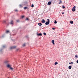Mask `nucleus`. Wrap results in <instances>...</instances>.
Returning <instances> with one entry per match:
<instances>
[{"label":"nucleus","mask_w":78,"mask_h":78,"mask_svg":"<svg viewBox=\"0 0 78 78\" xmlns=\"http://www.w3.org/2000/svg\"><path fill=\"white\" fill-rule=\"evenodd\" d=\"M47 20L48 21L46 22L45 23V24L46 25H48V24L50 23V20H49V19H48Z\"/></svg>","instance_id":"nucleus-1"},{"label":"nucleus","mask_w":78,"mask_h":78,"mask_svg":"<svg viewBox=\"0 0 78 78\" xmlns=\"http://www.w3.org/2000/svg\"><path fill=\"white\" fill-rule=\"evenodd\" d=\"M75 8H76V6H74L73 7V8L72 9V11H73V12H74V11H75Z\"/></svg>","instance_id":"nucleus-2"},{"label":"nucleus","mask_w":78,"mask_h":78,"mask_svg":"<svg viewBox=\"0 0 78 78\" xmlns=\"http://www.w3.org/2000/svg\"><path fill=\"white\" fill-rule=\"evenodd\" d=\"M16 47V46H12V47H10V49H14V48H15Z\"/></svg>","instance_id":"nucleus-3"},{"label":"nucleus","mask_w":78,"mask_h":78,"mask_svg":"<svg viewBox=\"0 0 78 78\" xmlns=\"http://www.w3.org/2000/svg\"><path fill=\"white\" fill-rule=\"evenodd\" d=\"M51 43H52L53 45H55V41L54 40L51 41Z\"/></svg>","instance_id":"nucleus-4"},{"label":"nucleus","mask_w":78,"mask_h":78,"mask_svg":"<svg viewBox=\"0 0 78 78\" xmlns=\"http://www.w3.org/2000/svg\"><path fill=\"white\" fill-rule=\"evenodd\" d=\"M41 22L43 23H44L45 22V20H44L43 19L41 21Z\"/></svg>","instance_id":"nucleus-5"},{"label":"nucleus","mask_w":78,"mask_h":78,"mask_svg":"<svg viewBox=\"0 0 78 78\" xmlns=\"http://www.w3.org/2000/svg\"><path fill=\"white\" fill-rule=\"evenodd\" d=\"M48 5H51V2H49L48 3Z\"/></svg>","instance_id":"nucleus-6"},{"label":"nucleus","mask_w":78,"mask_h":78,"mask_svg":"<svg viewBox=\"0 0 78 78\" xmlns=\"http://www.w3.org/2000/svg\"><path fill=\"white\" fill-rule=\"evenodd\" d=\"M37 36H42V34L40 33L39 34H37Z\"/></svg>","instance_id":"nucleus-7"},{"label":"nucleus","mask_w":78,"mask_h":78,"mask_svg":"<svg viewBox=\"0 0 78 78\" xmlns=\"http://www.w3.org/2000/svg\"><path fill=\"white\" fill-rule=\"evenodd\" d=\"M38 24L39 26H41V25H42V23H38Z\"/></svg>","instance_id":"nucleus-8"},{"label":"nucleus","mask_w":78,"mask_h":78,"mask_svg":"<svg viewBox=\"0 0 78 78\" xmlns=\"http://www.w3.org/2000/svg\"><path fill=\"white\" fill-rule=\"evenodd\" d=\"M70 23L71 24H73V21H70Z\"/></svg>","instance_id":"nucleus-9"},{"label":"nucleus","mask_w":78,"mask_h":78,"mask_svg":"<svg viewBox=\"0 0 78 78\" xmlns=\"http://www.w3.org/2000/svg\"><path fill=\"white\" fill-rule=\"evenodd\" d=\"M69 69H72V67L71 66H69Z\"/></svg>","instance_id":"nucleus-10"},{"label":"nucleus","mask_w":78,"mask_h":78,"mask_svg":"<svg viewBox=\"0 0 78 78\" xmlns=\"http://www.w3.org/2000/svg\"><path fill=\"white\" fill-rule=\"evenodd\" d=\"M10 66H11L9 64H8L7 65V67H10Z\"/></svg>","instance_id":"nucleus-11"},{"label":"nucleus","mask_w":78,"mask_h":78,"mask_svg":"<svg viewBox=\"0 0 78 78\" xmlns=\"http://www.w3.org/2000/svg\"><path fill=\"white\" fill-rule=\"evenodd\" d=\"M10 23L12 25V24L13 23V21H11V22H10Z\"/></svg>","instance_id":"nucleus-12"},{"label":"nucleus","mask_w":78,"mask_h":78,"mask_svg":"<svg viewBox=\"0 0 78 78\" xmlns=\"http://www.w3.org/2000/svg\"><path fill=\"white\" fill-rule=\"evenodd\" d=\"M55 65H57V64H58V62H56L55 64H54Z\"/></svg>","instance_id":"nucleus-13"},{"label":"nucleus","mask_w":78,"mask_h":78,"mask_svg":"<svg viewBox=\"0 0 78 78\" xmlns=\"http://www.w3.org/2000/svg\"><path fill=\"white\" fill-rule=\"evenodd\" d=\"M5 63H7V62H8V61H6L4 62Z\"/></svg>","instance_id":"nucleus-14"},{"label":"nucleus","mask_w":78,"mask_h":78,"mask_svg":"<svg viewBox=\"0 0 78 78\" xmlns=\"http://www.w3.org/2000/svg\"><path fill=\"white\" fill-rule=\"evenodd\" d=\"M75 57L76 59L78 58V55H75Z\"/></svg>","instance_id":"nucleus-15"},{"label":"nucleus","mask_w":78,"mask_h":78,"mask_svg":"<svg viewBox=\"0 0 78 78\" xmlns=\"http://www.w3.org/2000/svg\"><path fill=\"white\" fill-rule=\"evenodd\" d=\"M10 69L12 70H13V68H12V67H10Z\"/></svg>","instance_id":"nucleus-16"},{"label":"nucleus","mask_w":78,"mask_h":78,"mask_svg":"<svg viewBox=\"0 0 78 78\" xmlns=\"http://www.w3.org/2000/svg\"><path fill=\"white\" fill-rule=\"evenodd\" d=\"M69 64H73V62H71V63L69 62Z\"/></svg>","instance_id":"nucleus-17"},{"label":"nucleus","mask_w":78,"mask_h":78,"mask_svg":"<svg viewBox=\"0 0 78 78\" xmlns=\"http://www.w3.org/2000/svg\"><path fill=\"white\" fill-rule=\"evenodd\" d=\"M65 6H64V5H62V8H63V9H64V8H65Z\"/></svg>","instance_id":"nucleus-18"},{"label":"nucleus","mask_w":78,"mask_h":78,"mask_svg":"<svg viewBox=\"0 0 78 78\" xmlns=\"http://www.w3.org/2000/svg\"><path fill=\"white\" fill-rule=\"evenodd\" d=\"M60 2H59V4H61V3H62V1H61V0H60Z\"/></svg>","instance_id":"nucleus-19"},{"label":"nucleus","mask_w":78,"mask_h":78,"mask_svg":"<svg viewBox=\"0 0 78 78\" xmlns=\"http://www.w3.org/2000/svg\"><path fill=\"white\" fill-rule=\"evenodd\" d=\"M31 7L32 8H33V7H34V5L33 4H32L31 5Z\"/></svg>","instance_id":"nucleus-20"},{"label":"nucleus","mask_w":78,"mask_h":78,"mask_svg":"<svg viewBox=\"0 0 78 78\" xmlns=\"http://www.w3.org/2000/svg\"><path fill=\"white\" fill-rule=\"evenodd\" d=\"M43 34H44V35H46V33H43Z\"/></svg>","instance_id":"nucleus-21"},{"label":"nucleus","mask_w":78,"mask_h":78,"mask_svg":"<svg viewBox=\"0 0 78 78\" xmlns=\"http://www.w3.org/2000/svg\"><path fill=\"white\" fill-rule=\"evenodd\" d=\"M6 33H9V30H7L6 31Z\"/></svg>","instance_id":"nucleus-22"},{"label":"nucleus","mask_w":78,"mask_h":78,"mask_svg":"<svg viewBox=\"0 0 78 78\" xmlns=\"http://www.w3.org/2000/svg\"><path fill=\"white\" fill-rule=\"evenodd\" d=\"M55 23H57V22H56V21L55 20V22H54Z\"/></svg>","instance_id":"nucleus-23"},{"label":"nucleus","mask_w":78,"mask_h":78,"mask_svg":"<svg viewBox=\"0 0 78 78\" xmlns=\"http://www.w3.org/2000/svg\"><path fill=\"white\" fill-rule=\"evenodd\" d=\"M23 47H25V44H23Z\"/></svg>","instance_id":"nucleus-24"},{"label":"nucleus","mask_w":78,"mask_h":78,"mask_svg":"<svg viewBox=\"0 0 78 78\" xmlns=\"http://www.w3.org/2000/svg\"><path fill=\"white\" fill-rule=\"evenodd\" d=\"M27 9V7H24V9Z\"/></svg>","instance_id":"nucleus-25"},{"label":"nucleus","mask_w":78,"mask_h":78,"mask_svg":"<svg viewBox=\"0 0 78 78\" xmlns=\"http://www.w3.org/2000/svg\"><path fill=\"white\" fill-rule=\"evenodd\" d=\"M19 50V48H17L16 49V51H18V50Z\"/></svg>","instance_id":"nucleus-26"},{"label":"nucleus","mask_w":78,"mask_h":78,"mask_svg":"<svg viewBox=\"0 0 78 78\" xmlns=\"http://www.w3.org/2000/svg\"><path fill=\"white\" fill-rule=\"evenodd\" d=\"M21 17H22V19H23V17H24V16H22Z\"/></svg>","instance_id":"nucleus-27"},{"label":"nucleus","mask_w":78,"mask_h":78,"mask_svg":"<svg viewBox=\"0 0 78 78\" xmlns=\"http://www.w3.org/2000/svg\"><path fill=\"white\" fill-rule=\"evenodd\" d=\"M29 20L28 18H27L26 19V20Z\"/></svg>","instance_id":"nucleus-28"},{"label":"nucleus","mask_w":78,"mask_h":78,"mask_svg":"<svg viewBox=\"0 0 78 78\" xmlns=\"http://www.w3.org/2000/svg\"><path fill=\"white\" fill-rule=\"evenodd\" d=\"M15 11H17V9H15Z\"/></svg>","instance_id":"nucleus-29"},{"label":"nucleus","mask_w":78,"mask_h":78,"mask_svg":"<svg viewBox=\"0 0 78 78\" xmlns=\"http://www.w3.org/2000/svg\"><path fill=\"white\" fill-rule=\"evenodd\" d=\"M52 29L54 30H55V28H52Z\"/></svg>","instance_id":"nucleus-30"},{"label":"nucleus","mask_w":78,"mask_h":78,"mask_svg":"<svg viewBox=\"0 0 78 78\" xmlns=\"http://www.w3.org/2000/svg\"><path fill=\"white\" fill-rule=\"evenodd\" d=\"M3 22H4V23H5V22H6V21H4Z\"/></svg>","instance_id":"nucleus-31"},{"label":"nucleus","mask_w":78,"mask_h":78,"mask_svg":"<svg viewBox=\"0 0 78 78\" xmlns=\"http://www.w3.org/2000/svg\"><path fill=\"white\" fill-rule=\"evenodd\" d=\"M3 48H5V47L4 46H3Z\"/></svg>","instance_id":"nucleus-32"},{"label":"nucleus","mask_w":78,"mask_h":78,"mask_svg":"<svg viewBox=\"0 0 78 78\" xmlns=\"http://www.w3.org/2000/svg\"><path fill=\"white\" fill-rule=\"evenodd\" d=\"M20 7H21L22 6V5H20Z\"/></svg>","instance_id":"nucleus-33"},{"label":"nucleus","mask_w":78,"mask_h":78,"mask_svg":"<svg viewBox=\"0 0 78 78\" xmlns=\"http://www.w3.org/2000/svg\"><path fill=\"white\" fill-rule=\"evenodd\" d=\"M62 14H64V12L62 13Z\"/></svg>","instance_id":"nucleus-34"},{"label":"nucleus","mask_w":78,"mask_h":78,"mask_svg":"<svg viewBox=\"0 0 78 78\" xmlns=\"http://www.w3.org/2000/svg\"><path fill=\"white\" fill-rule=\"evenodd\" d=\"M17 21L18 22H19V21L17 20Z\"/></svg>","instance_id":"nucleus-35"}]
</instances>
